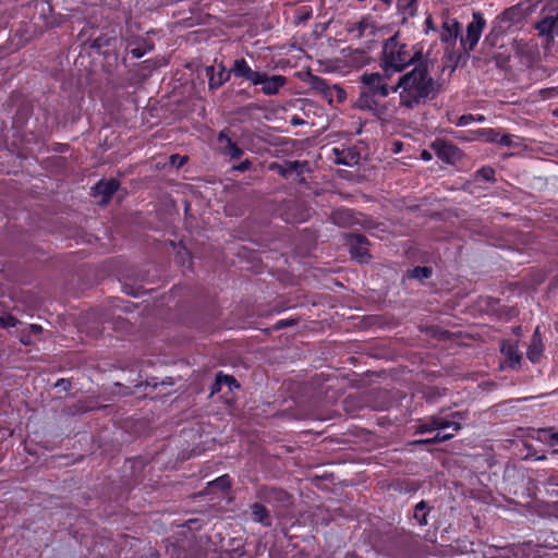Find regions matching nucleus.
Wrapping results in <instances>:
<instances>
[{"label":"nucleus","mask_w":558,"mask_h":558,"mask_svg":"<svg viewBox=\"0 0 558 558\" xmlns=\"http://www.w3.org/2000/svg\"><path fill=\"white\" fill-rule=\"evenodd\" d=\"M422 159L426 160V161L430 160L432 159V154L428 153L427 150H423L422 151Z\"/></svg>","instance_id":"09e8293b"},{"label":"nucleus","mask_w":558,"mask_h":558,"mask_svg":"<svg viewBox=\"0 0 558 558\" xmlns=\"http://www.w3.org/2000/svg\"><path fill=\"white\" fill-rule=\"evenodd\" d=\"M485 26L486 20L483 13L480 11L473 12L472 21L466 26V34L461 37V45L466 52L473 51L477 46Z\"/></svg>","instance_id":"0eeeda50"},{"label":"nucleus","mask_w":558,"mask_h":558,"mask_svg":"<svg viewBox=\"0 0 558 558\" xmlns=\"http://www.w3.org/2000/svg\"><path fill=\"white\" fill-rule=\"evenodd\" d=\"M335 155V163L343 166H354L360 160V154L354 147L340 149L338 147L332 148Z\"/></svg>","instance_id":"aec40b11"},{"label":"nucleus","mask_w":558,"mask_h":558,"mask_svg":"<svg viewBox=\"0 0 558 558\" xmlns=\"http://www.w3.org/2000/svg\"><path fill=\"white\" fill-rule=\"evenodd\" d=\"M424 60L422 48L401 41L399 34H395L384 43L379 64L386 74L392 75Z\"/></svg>","instance_id":"7ed1b4c3"},{"label":"nucleus","mask_w":558,"mask_h":558,"mask_svg":"<svg viewBox=\"0 0 558 558\" xmlns=\"http://www.w3.org/2000/svg\"><path fill=\"white\" fill-rule=\"evenodd\" d=\"M433 275V269L429 266H415L414 268L408 270V277L413 279H428Z\"/></svg>","instance_id":"c85d7f7f"},{"label":"nucleus","mask_w":558,"mask_h":558,"mask_svg":"<svg viewBox=\"0 0 558 558\" xmlns=\"http://www.w3.org/2000/svg\"><path fill=\"white\" fill-rule=\"evenodd\" d=\"M512 331H513L515 337H520L521 333H522V327L521 326H515V327L512 328Z\"/></svg>","instance_id":"8fccbe9b"},{"label":"nucleus","mask_w":558,"mask_h":558,"mask_svg":"<svg viewBox=\"0 0 558 558\" xmlns=\"http://www.w3.org/2000/svg\"><path fill=\"white\" fill-rule=\"evenodd\" d=\"M499 349H518V343H512L511 340H502Z\"/></svg>","instance_id":"49530a36"},{"label":"nucleus","mask_w":558,"mask_h":558,"mask_svg":"<svg viewBox=\"0 0 558 558\" xmlns=\"http://www.w3.org/2000/svg\"><path fill=\"white\" fill-rule=\"evenodd\" d=\"M542 347L543 344L539 340V327L537 326L533 335V341L527 349H542Z\"/></svg>","instance_id":"58836bf2"},{"label":"nucleus","mask_w":558,"mask_h":558,"mask_svg":"<svg viewBox=\"0 0 558 558\" xmlns=\"http://www.w3.org/2000/svg\"><path fill=\"white\" fill-rule=\"evenodd\" d=\"M262 82H256L257 85H262V93L266 96H275L280 89L287 84V78L283 75H271L269 76L266 72L260 73Z\"/></svg>","instance_id":"dca6fc26"},{"label":"nucleus","mask_w":558,"mask_h":558,"mask_svg":"<svg viewBox=\"0 0 558 558\" xmlns=\"http://www.w3.org/2000/svg\"><path fill=\"white\" fill-rule=\"evenodd\" d=\"M347 244L350 246V254L352 258L359 262H366L371 255L368 253V240L361 233H348Z\"/></svg>","instance_id":"f8f14e48"},{"label":"nucleus","mask_w":558,"mask_h":558,"mask_svg":"<svg viewBox=\"0 0 558 558\" xmlns=\"http://www.w3.org/2000/svg\"><path fill=\"white\" fill-rule=\"evenodd\" d=\"M436 156L447 163H454L461 157V150L453 144L437 138L432 143Z\"/></svg>","instance_id":"4468645a"},{"label":"nucleus","mask_w":558,"mask_h":558,"mask_svg":"<svg viewBox=\"0 0 558 558\" xmlns=\"http://www.w3.org/2000/svg\"><path fill=\"white\" fill-rule=\"evenodd\" d=\"M495 174H496V171L493 167L484 166L475 171L474 179L476 181H484V182L493 183L496 181Z\"/></svg>","instance_id":"cd10ccee"},{"label":"nucleus","mask_w":558,"mask_h":558,"mask_svg":"<svg viewBox=\"0 0 558 558\" xmlns=\"http://www.w3.org/2000/svg\"><path fill=\"white\" fill-rule=\"evenodd\" d=\"M498 311H501L507 319L515 317L519 313V311L514 306H504L502 308H498Z\"/></svg>","instance_id":"ea45409f"},{"label":"nucleus","mask_w":558,"mask_h":558,"mask_svg":"<svg viewBox=\"0 0 558 558\" xmlns=\"http://www.w3.org/2000/svg\"><path fill=\"white\" fill-rule=\"evenodd\" d=\"M474 118L472 114H463L459 118L457 125L464 126L468 125Z\"/></svg>","instance_id":"c03bdc74"},{"label":"nucleus","mask_w":558,"mask_h":558,"mask_svg":"<svg viewBox=\"0 0 558 558\" xmlns=\"http://www.w3.org/2000/svg\"><path fill=\"white\" fill-rule=\"evenodd\" d=\"M502 359L500 361V368L517 369L520 365L521 354L520 351H501Z\"/></svg>","instance_id":"393cba45"},{"label":"nucleus","mask_w":558,"mask_h":558,"mask_svg":"<svg viewBox=\"0 0 558 558\" xmlns=\"http://www.w3.org/2000/svg\"><path fill=\"white\" fill-rule=\"evenodd\" d=\"M252 515H253L254 521L260 522L266 525L269 524V522L267 521V510L264 506H262L259 504L253 505Z\"/></svg>","instance_id":"7c9ffc66"},{"label":"nucleus","mask_w":558,"mask_h":558,"mask_svg":"<svg viewBox=\"0 0 558 558\" xmlns=\"http://www.w3.org/2000/svg\"><path fill=\"white\" fill-rule=\"evenodd\" d=\"M217 142L222 145L220 147L221 153L231 159H240L244 154L243 149L229 136L228 129H223L218 133Z\"/></svg>","instance_id":"6ab92c4d"},{"label":"nucleus","mask_w":558,"mask_h":558,"mask_svg":"<svg viewBox=\"0 0 558 558\" xmlns=\"http://www.w3.org/2000/svg\"><path fill=\"white\" fill-rule=\"evenodd\" d=\"M17 324H20L19 319L11 314L0 316V326L2 328L15 327Z\"/></svg>","instance_id":"c9c22d12"},{"label":"nucleus","mask_w":558,"mask_h":558,"mask_svg":"<svg viewBox=\"0 0 558 558\" xmlns=\"http://www.w3.org/2000/svg\"><path fill=\"white\" fill-rule=\"evenodd\" d=\"M513 44L517 46V48H518V49H519V48H520V46H521V45H520L519 43H517V41H514Z\"/></svg>","instance_id":"6e6d98bb"},{"label":"nucleus","mask_w":558,"mask_h":558,"mask_svg":"<svg viewBox=\"0 0 558 558\" xmlns=\"http://www.w3.org/2000/svg\"><path fill=\"white\" fill-rule=\"evenodd\" d=\"M413 517L420 525L427 524V511L426 504L424 501H421L415 506Z\"/></svg>","instance_id":"2f4dec72"},{"label":"nucleus","mask_w":558,"mask_h":558,"mask_svg":"<svg viewBox=\"0 0 558 558\" xmlns=\"http://www.w3.org/2000/svg\"><path fill=\"white\" fill-rule=\"evenodd\" d=\"M56 151H59V153H63L64 149L63 148H59V149H54Z\"/></svg>","instance_id":"5fc2aeb1"},{"label":"nucleus","mask_w":558,"mask_h":558,"mask_svg":"<svg viewBox=\"0 0 558 558\" xmlns=\"http://www.w3.org/2000/svg\"><path fill=\"white\" fill-rule=\"evenodd\" d=\"M487 304L492 307H494L495 305H498L499 304V301L498 300H495V299H488V302Z\"/></svg>","instance_id":"603ef678"},{"label":"nucleus","mask_w":558,"mask_h":558,"mask_svg":"<svg viewBox=\"0 0 558 558\" xmlns=\"http://www.w3.org/2000/svg\"><path fill=\"white\" fill-rule=\"evenodd\" d=\"M389 76L385 72L383 74L378 72L363 73L360 78V93L355 107L371 112L377 119H384L388 112L385 99L393 88V85L390 86L387 83Z\"/></svg>","instance_id":"f03ea898"},{"label":"nucleus","mask_w":558,"mask_h":558,"mask_svg":"<svg viewBox=\"0 0 558 558\" xmlns=\"http://www.w3.org/2000/svg\"><path fill=\"white\" fill-rule=\"evenodd\" d=\"M117 44V35L113 29L101 32L97 37L89 39V47L101 54H109Z\"/></svg>","instance_id":"2eb2a0df"},{"label":"nucleus","mask_w":558,"mask_h":558,"mask_svg":"<svg viewBox=\"0 0 558 558\" xmlns=\"http://www.w3.org/2000/svg\"><path fill=\"white\" fill-rule=\"evenodd\" d=\"M120 182L117 179L99 180L92 189L94 196H100L101 205H107L118 191Z\"/></svg>","instance_id":"a211bd4d"},{"label":"nucleus","mask_w":558,"mask_h":558,"mask_svg":"<svg viewBox=\"0 0 558 558\" xmlns=\"http://www.w3.org/2000/svg\"><path fill=\"white\" fill-rule=\"evenodd\" d=\"M253 163L250 159H245L243 161H241L239 165H234L232 167V170L233 171H238V172H246L248 170H251Z\"/></svg>","instance_id":"e433bc0d"},{"label":"nucleus","mask_w":558,"mask_h":558,"mask_svg":"<svg viewBox=\"0 0 558 558\" xmlns=\"http://www.w3.org/2000/svg\"><path fill=\"white\" fill-rule=\"evenodd\" d=\"M505 35L501 34L499 31L495 29L494 27H490L489 33L485 36L482 48L485 52H489L495 48H501L504 47V40Z\"/></svg>","instance_id":"5701e85b"},{"label":"nucleus","mask_w":558,"mask_h":558,"mask_svg":"<svg viewBox=\"0 0 558 558\" xmlns=\"http://www.w3.org/2000/svg\"><path fill=\"white\" fill-rule=\"evenodd\" d=\"M519 136L508 134V133H501L499 137V144L500 146L505 147H517L519 145Z\"/></svg>","instance_id":"72a5a7b5"},{"label":"nucleus","mask_w":558,"mask_h":558,"mask_svg":"<svg viewBox=\"0 0 558 558\" xmlns=\"http://www.w3.org/2000/svg\"><path fill=\"white\" fill-rule=\"evenodd\" d=\"M416 2L417 0H397L398 12L404 20L409 16L415 15L417 9Z\"/></svg>","instance_id":"bb28decb"},{"label":"nucleus","mask_w":558,"mask_h":558,"mask_svg":"<svg viewBox=\"0 0 558 558\" xmlns=\"http://www.w3.org/2000/svg\"><path fill=\"white\" fill-rule=\"evenodd\" d=\"M268 170L278 173L280 177L288 179L291 173L295 172L300 178L299 182L304 183L305 179L302 177L304 172L310 171V162L307 160H286L284 163L270 162Z\"/></svg>","instance_id":"6e6552de"},{"label":"nucleus","mask_w":558,"mask_h":558,"mask_svg":"<svg viewBox=\"0 0 558 558\" xmlns=\"http://www.w3.org/2000/svg\"><path fill=\"white\" fill-rule=\"evenodd\" d=\"M542 351H527V357L531 362L536 363L539 361Z\"/></svg>","instance_id":"a18cd8bd"},{"label":"nucleus","mask_w":558,"mask_h":558,"mask_svg":"<svg viewBox=\"0 0 558 558\" xmlns=\"http://www.w3.org/2000/svg\"><path fill=\"white\" fill-rule=\"evenodd\" d=\"M69 385V383L64 379L60 380L57 386H62L63 389H66V386Z\"/></svg>","instance_id":"864d4df0"},{"label":"nucleus","mask_w":558,"mask_h":558,"mask_svg":"<svg viewBox=\"0 0 558 558\" xmlns=\"http://www.w3.org/2000/svg\"><path fill=\"white\" fill-rule=\"evenodd\" d=\"M500 134L501 132L497 129L487 128L481 130V135L483 136V138L486 142L493 144H499Z\"/></svg>","instance_id":"473e14b6"},{"label":"nucleus","mask_w":558,"mask_h":558,"mask_svg":"<svg viewBox=\"0 0 558 558\" xmlns=\"http://www.w3.org/2000/svg\"><path fill=\"white\" fill-rule=\"evenodd\" d=\"M523 21L522 10L512 5L498 14L492 23V27L499 31L505 36L521 28Z\"/></svg>","instance_id":"39448f33"},{"label":"nucleus","mask_w":558,"mask_h":558,"mask_svg":"<svg viewBox=\"0 0 558 558\" xmlns=\"http://www.w3.org/2000/svg\"><path fill=\"white\" fill-rule=\"evenodd\" d=\"M347 32L354 39L367 38L371 40L376 36L378 26L372 17L365 16L357 22L349 23L347 26Z\"/></svg>","instance_id":"9d476101"},{"label":"nucleus","mask_w":558,"mask_h":558,"mask_svg":"<svg viewBox=\"0 0 558 558\" xmlns=\"http://www.w3.org/2000/svg\"><path fill=\"white\" fill-rule=\"evenodd\" d=\"M331 218L336 225L351 226L355 222L354 213L348 208H340L332 213Z\"/></svg>","instance_id":"a878e982"},{"label":"nucleus","mask_w":558,"mask_h":558,"mask_svg":"<svg viewBox=\"0 0 558 558\" xmlns=\"http://www.w3.org/2000/svg\"><path fill=\"white\" fill-rule=\"evenodd\" d=\"M461 413L454 412L448 416H436L433 417L428 423L420 426V430L424 432H436V435L424 442H440L446 441L453 437L454 433L461 427Z\"/></svg>","instance_id":"20e7f679"},{"label":"nucleus","mask_w":558,"mask_h":558,"mask_svg":"<svg viewBox=\"0 0 558 558\" xmlns=\"http://www.w3.org/2000/svg\"><path fill=\"white\" fill-rule=\"evenodd\" d=\"M45 333H49V331H45L40 325L31 324L20 330L19 339L23 345L33 347L44 339Z\"/></svg>","instance_id":"f3484780"},{"label":"nucleus","mask_w":558,"mask_h":558,"mask_svg":"<svg viewBox=\"0 0 558 558\" xmlns=\"http://www.w3.org/2000/svg\"><path fill=\"white\" fill-rule=\"evenodd\" d=\"M154 48L153 45H147V40L144 38L129 39L126 43V50L132 54L133 58L140 59L146 54L147 51Z\"/></svg>","instance_id":"4be33fe9"},{"label":"nucleus","mask_w":558,"mask_h":558,"mask_svg":"<svg viewBox=\"0 0 558 558\" xmlns=\"http://www.w3.org/2000/svg\"><path fill=\"white\" fill-rule=\"evenodd\" d=\"M298 323V319H293V318H289V319H280L276 323V328L277 329H282V328H286L288 326H293Z\"/></svg>","instance_id":"79ce46f5"},{"label":"nucleus","mask_w":558,"mask_h":558,"mask_svg":"<svg viewBox=\"0 0 558 558\" xmlns=\"http://www.w3.org/2000/svg\"><path fill=\"white\" fill-rule=\"evenodd\" d=\"M535 29L539 36H545L547 43H553L555 36L558 37V7L549 9V11L535 23Z\"/></svg>","instance_id":"1a4fd4ad"},{"label":"nucleus","mask_w":558,"mask_h":558,"mask_svg":"<svg viewBox=\"0 0 558 558\" xmlns=\"http://www.w3.org/2000/svg\"><path fill=\"white\" fill-rule=\"evenodd\" d=\"M308 83L313 90L320 94L329 104L335 100L342 104L347 99V92L338 84L330 85L327 80L310 74Z\"/></svg>","instance_id":"423d86ee"},{"label":"nucleus","mask_w":558,"mask_h":558,"mask_svg":"<svg viewBox=\"0 0 558 558\" xmlns=\"http://www.w3.org/2000/svg\"><path fill=\"white\" fill-rule=\"evenodd\" d=\"M213 486H219L222 489H226L230 486V480L228 476H220L216 481L211 483Z\"/></svg>","instance_id":"a19ab883"},{"label":"nucleus","mask_w":558,"mask_h":558,"mask_svg":"<svg viewBox=\"0 0 558 558\" xmlns=\"http://www.w3.org/2000/svg\"><path fill=\"white\" fill-rule=\"evenodd\" d=\"M313 15L311 5H302L294 11V23L301 24L307 22Z\"/></svg>","instance_id":"c756f323"},{"label":"nucleus","mask_w":558,"mask_h":558,"mask_svg":"<svg viewBox=\"0 0 558 558\" xmlns=\"http://www.w3.org/2000/svg\"><path fill=\"white\" fill-rule=\"evenodd\" d=\"M399 92L400 107L414 109L433 100L437 93V85L430 75L427 61L414 65L412 70L400 75L392 93Z\"/></svg>","instance_id":"f257e3e1"},{"label":"nucleus","mask_w":558,"mask_h":558,"mask_svg":"<svg viewBox=\"0 0 558 558\" xmlns=\"http://www.w3.org/2000/svg\"><path fill=\"white\" fill-rule=\"evenodd\" d=\"M230 76L234 75L236 78H243L256 86V82H262L259 71H254L244 58H238L233 61L230 70Z\"/></svg>","instance_id":"ddd939ff"},{"label":"nucleus","mask_w":558,"mask_h":558,"mask_svg":"<svg viewBox=\"0 0 558 558\" xmlns=\"http://www.w3.org/2000/svg\"><path fill=\"white\" fill-rule=\"evenodd\" d=\"M427 332L430 337L436 338L438 340H448L452 336V333L450 331L440 329L435 326H432L430 328H428Z\"/></svg>","instance_id":"f704fd0d"},{"label":"nucleus","mask_w":558,"mask_h":558,"mask_svg":"<svg viewBox=\"0 0 558 558\" xmlns=\"http://www.w3.org/2000/svg\"><path fill=\"white\" fill-rule=\"evenodd\" d=\"M223 386L228 387L229 391H232L234 388H239V385L233 376L225 375L223 373L219 372L216 375V380L211 388V396L219 392Z\"/></svg>","instance_id":"b1692460"},{"label":"nucleus","mask_w":558,"mask_h":558,"mask_svg":"<svg viewBox=\"0 0 558 558\" xmlns=\"http://www.w3.org/2000/svg\"><path fill=\"white\" fill-rule=\"evenodd\" d=\"M186 161H187V157H185V156H180L177 154L170 156V163L172 166H175L177 168H181L182 166L185 165Z\"/></svg>","instance_id":"4c0bfd02"},{"label":"nucleus","mask_w":558,"mask_h":558,"mask_svg":"<svg viewBox=\"0 0 558 558\" xmlns=\"http://www.w3.org/2000/svg\"><path fill=\"white\" fill-rule=\"evenodd\" d=\"M205 75L208 80V90L213 93L230 81V72L223 62L205 66Z\"/></svg>","instance_id":"9b49d317"},{"label":"nucleus","mask_w":558,"mask_h":558,"mask_svg":"<svg viewBox=\"0 0 558 558\" xmlns=\"http://www.w3.org/2000/svg\"><path fill=\"white\" fill-rule=\"evenodd\" d=\"M544 435L548 437L550 445H558V430L554 432L551 429L545 430Z\"/></svg>","instance_id":"37998d69"},{"label":"nucleus","mask_w":558,"mask_h":558,"mask_svg":"<svg viewBox=\"0 0 558 558\" xmlns=\"http://www.w3.org/2000/svg\"><path fill=\"white\" fill-rule=\"evenodd\" d=\"M494 58L496 59L497 63H504L506 61H508L509 57H506V58H502V60L500 61L499 59H501V54H497V56H494Z\"/></svg>","instance_id":"3c124183"},{"label":"nucleus","mask_w":558,"mask_h":558,"mask_svg":"<svg viewBox=\"0 0 558 558\" xmlns=\"http://www.w3.org/2000/svg\"><path fill=\"white\" fill-rule=\"evenodd\" d=\"M354 58L359 63L363 64L366 59V53L363 50H355Z\"/></svg>","instance_id":"de8ad7c7"},{"label":"nucleus","mask_w":558,"mask_h":558,"mask_svg":"<svg viewBox=\"0 0 558 558\" xmlns=\"http://www.w3.org/2000/svg\"><path fill=\"white\" fill-rule=\"evenodd\" d=\"M460 33V24L457 20H447L444 22L440 33L442 43L452 45L456 43Z\"/></svg>","instance_id":"412c9836"}]
</instances>
